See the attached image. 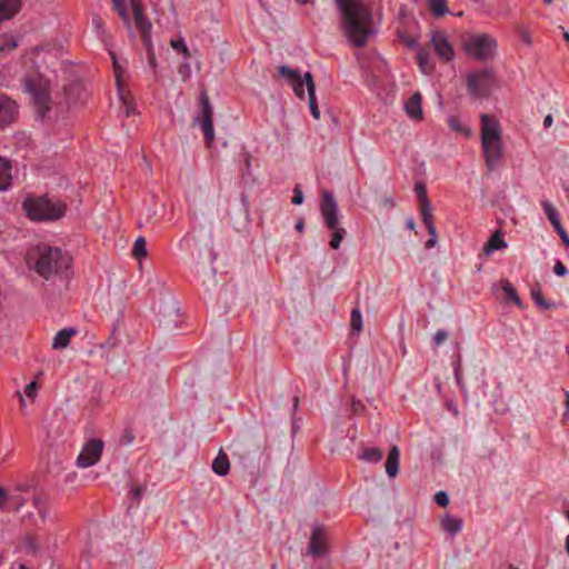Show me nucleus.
Listing matches in <instances>:
<instances>
[{
	"label": "nucleus",
	"instance_id": "obj_1",
	"mask_svg": "<svg viewBox=\"0 0 569 569\" xmlns=\"http://www.w3.org/2000/svg\"><path fill=\"white\" fill-rule=\"evenodd\" d=\"M342 14V30L355 47H363L376 32L371 7L363 0H337Z\"/></svg>",
	"mask_w": 569,
	"mask_h": 569
},
{
	"label": "nucleus",
	"instance_id": "obj_2",
	"mask_svg": "<svg viewBox=\"0 0 569 569\" xmlns=\"http://www.w3.org/2000/svg\"><path fill=\"white\" fill-rule=\"evenodd\" d=\"M72 258L60 248L41 244L29 251L27 264L46 280L67 276Z\"/></svg>",
	"mask_w": 569,
	"mask_h": 569
},
{
	"label": "nucleus",
	"instance_id": "obj_3",
	"mask_svg": "<svg viewBox=\"0 0 569 569\" xmlns=\"http://www.w3.org/2000/svg\"><path fill=\"white\" fill-rule=\"evenodd\" d=\"M481 148L486 166L489 170L496 169L499 160L503 154V147L501 140V128L499 121L489 114H481Z\"/></svg>",
	"mask_w": 569,
	"mask_h": 569
},
{
	"label": "nucleus",
	"instance_id": "obj_4",
	"mask_svg": "<svg viewBox=\"0 0 569 569\" xmlns=\"http://www.w3.org/2000/svg\"><path fill=\"white\" fill-rule=\"evenodd\" d=\"M22 207L34 221L58 220L66 213V206L61 201H52L47 197H27Z\"/></svg>",
	"mask_w": 569,
	"mask_h": 569
},
{
	"label": "nucleus",
	"instance_id": "obj_5",
	"mask_svg": "<svg viewBox=\"0 0 569 569\" xmlns=\"http://www.w3.org/2000/svg\"><path fill=\"white\" fill-rule=\"evenodd\" d=\"M286 74L287 84L292 88L299 99H305L307 92L310 112L315 119H320V110L316 99V87L311 73L306 72L301 77L299 71L287 67Z\"/></svg>",
	"mask_w": 569,
	"mask_h": 569
},
{
	"label": "nucleus",
	"instance_id": "obj_6",
	"mask_svg": "<svg viewBox=\"0 0 569 569\" xmlns=\"http://www.w3.org/2000/svg\"><path fill=\"white\" fill-rule=\"evenodd\" d=\"M23 86L30 94L38 113L43 117L51 104L49 81L40 74H33L24 78Z\"/></svg>",
	"mask_w": 569,
	"mask_h": 569
},
{
	"label": "nucleus",
	"instance_id": "obj_7",
	"mask_svg": "<svg viewBox=\"0 0 569 569\" xmlns=\"http://www.w3.org/2000/svg\"><path fill=\"white\" fill-rule=\"evenodd\" d=\"M463 48L472 58L488 61L497 50V40L488 33H470L463 38Z\"/></svg>",
	"mask_w": 569,
	"mask_h": 569
},
{
	"label": "nucleus",
	"instance_id": "obj_8",
	"mask_svg": "<svg viewBox=\"0 0 569 569\" xmlns=\"http://www.w3.org/2000/svg\"><path fill=\"white\" fill-rule=\"evenodd\" d=\"M33 511H30L26 519L34 527H41L50 518L51 507L47 497L36 495L31 500Z\"/></svg>",
	"mask_w": 569,
	"mask_h": 569
},
{
	"label": "nucleus",
	"instance_id": "obj_9",
	"mask_svg": "<svg viewBox=\"0 0 569 569\" xmlns=\"http://www.w3.org/2000/svg\"><path fill=\"white\" fill-rule=\"evenodd\" d=\"M200 103H201V129L204 136L206 144L208 148L211 147L214 140V129H213V111L210 106L209 97L206 91L200 93Z\"/></svg>",
	"mask_w": 569,
	"mask_h": 569
},
{
	"label": "nucleus",
	"instance_id": "obj_10",
	"mask_svg": "<svg viewBox=\"0 0 569 569\" xmlns=\"http://www.w3.org/2000/svg\"><path fill=\"white\" fill-rule=\"evenodd\" d=\"M103 441L100 439H90L82 448L77 458V465L81 468H88L96 465L102 455Z\"/></svg>",
	"mask_w": 569,
	"mask_h": 569
},
{
	"label": "nucleus",
	"instance_id": "obj_11",
	"mask_svg": "<svg viewBox=\"0 0 569 569\" xmlns=\"http://www.w3.org/2000/svg\"><path fill=\"white\" fill-rule=\"evenodd\" d=\"M133 12L136 27L140 31L142 41L150 47L151 46V23L144 16L141 0H129Z\"/></svg>",
	"mask_w": 569,
	"mask_h": 569
},
{
	"label": "nucleus",
	"instance_id": "obj_12",
	"mask_svg": "<svg viewBox=\"0 0 569 569\" xmlns=\"http://www.w3.org/2000/svg\"><path fill=\"white\" fill-rule=\"evenodd\" d=\"M491 82L492 77L489 71L482 70L473 72L468 77V91L476 97H482L488 93Z\"/></svg>",
	"mask_w": 569,
	"mask_h": 569
},
{
	"label": "nucleus",
	"instance_id": "obj_13",
	"mask_svg": "<svg viewBox=\"0 0 569 569\" xmlns=\"http://www.w3.org/2000/svg\"><path fill=\"white\" fill-rule=\"evenodd\" d=\"M416 193L419 200L421 220L425 223L429 234L435 236V226L432 223L433 216L430 201L427 198L426 187L422 183H417Z\"/></svg>",
	"mask_w": 569,
	"mask_h": 569
},
{
	"label": "nucleus",
	"instance_id": "obj_14",
	"mask_svg": "<svg viewBox=\"0 0 569 569\" xmlns=\"http://www.w3.org/2000/svg\"><path fill=\"white\" fill-rule=\"evenodd\" d=\"M320 210L323 217L325 223L329 229H336L338 227V207L335 198L329 192H323Z\"/></svg>",
	"mask_w": 569,
	"mask_h": 569
},
{
	"label": "nucleus",
	"instance_id": "obj_15",
	"mask_svg": "<svg viewBox=\"0 0 569 569\" xmlns=\"http://www.w3.org/2000/svg\"><path fill=\"white\" fill-rule=\"evenodd\" d=\"M431 43L436 53L442 60L450 61L455 57V50L443 31L432 32Z\"/></svg>",
	"mask_w": 569,
	"mask_h": 569
},
{
	"label": "nucleus",
	"instance_id": "obj_16",
	"mask_svg": "<svg viewBox=\"0 0 569 569\" xmlns=\"http://www.w3.org/2000/svg\"><path fill=\"white\" fill-rule=\"evenodd\" d=\"M17 104L6 96H0V127L10 123L16 114Z\"/></svg>",
	"mask_w": 569,
	"mask_h": 569
},
{
	"label": "nucleus",
	"instance_id": "obj_17",
	"mask_svg": "<svg viewBox=\"0 0 569 569\" xmlns=\"http://www.w3.org/2000/svg\"><path fill=\"white\" fill-rule=\"evenodd\" d=\"M22 0H0V24L19 13Z\"/></svg>",
	"mask_w": 569,
	"mask_h": 569
},
{
	"label": "nucleus",
	"instance_id": "obj_18",
	"mask_svg": "<svg viewBox=\"0 0 569 569\" xmlns=\"http://www.w3.org/2000/svg\"><path fill=\"white\" fill-rule=\"evenodd\" d=\"M326 551V540L325 532L321 528H316L310 538L309 552L319 557L322 556Z\"/></svg>",
	"mask_w": 569,
	"mask_h": 569
},
{
	"label": "nucleus",
	"instance_id": "obj_19",
	"mask_svg": "<svg viewBox=\"0 0 569 569\" xmlns=\"http://www.w3.org/2000/svg\"><path fill=\"white\" fill-rule=\"evenodd\" d=\"M407 114L416 120L422 119L421 94L415 92L405 103Z\"/></svg>",
	"mask_w": 569,
	"mask_h": 569
},
{
	"label": "nucleus",
	"instance_id": "obj_20",
	"mask_svg": "<svg viewBox=\"0 0 569 569\" xmlns=\"http://www.w3.org/2000/svg\"><path fill=\"white\" fill-rule=\"evenodd\" d=\"M400 450L397 446H393L386 460V472L390 478H395L399 471Z\"/></svg>",
	"mask_w": 569,
	"mask_h": 569
},
{
	"label": "nucleus",
	"instance_id": "obj_21",
	"mask_svg": "<svg viewBox=\"0 0 569 569\" xmlns=\"http://www.w3.org/2000/svg\"><path fill=\"white\" fill-rule=\"evenodd\" d=\"M77 333L73 328H66L57 332L53 338V349H64L69 346L71 338Z\"/></svg>",
	"mask_w": 569,
	"mask_h": 569
},
{
	"label": "nucleus",
	"instance_id": "obj_22",
	"mask_svg": "<svg viewBox=\"0 0 569 569\" xmlns=\"http://www.w3.org/2000/svg\"><path fill=\"white\" fill-rule=\"evenodd\" d=\"M212 470L218 476H227L229 473L230 461L227 453H224L221 449L212 461Z\"/></svg>",
	"mask_w": 569,
	"mask_h": 569
},
{
	"label": "nucleus",
	"instance_id": "obj_23",
	"mask_svg": "<svg viewBox=\"0 0 569 569\" xmlns=\"http://www.w3.org/2000/svg\"><path fill=\"white\" fill-rule=\"evenodd\" d=\"M11 163L8 159L0 157V191L7 190L11 186L12 173Z\"/></svg>",
	"mask_w": 569,
	"mask_h": 569
},
{
	"label": "nucleus",
	"instance_id": "obj_24",
	"mask_svg": "<svg viewBox=\"0 0 569 569\" xmlns=\"http://www.w3.org/2000/svg\"><path fill=\"white\" fill-rule=\"evenodd\" d=\"M417 62L420 70L425 74H429L432 72L435 64L432 62L430 51L426 48H421L417 53Z\"/></svg>",
	"mask_w": 569,
	"mask_h": 569
},
{
	"label": "nucleus",
	"instance_id": "obj_25",
	"mask_svg": "<svg viewBox=\"0 0 569 569\" xmlns=\"http://www.w3.org/2000/svg\"><path fill=\"white\" fill-rule=\"evenodd\" d=\"M507 247V242L503 240L501 231H496L487 241L483 247V252L490 254L495 250H499Z\"/></svg>",
	"mask_w": 569,
	"mask_h": 569
},
{
	"label": "nucleus",
	"instance_id": "obj_26",
	"mask_svg": "<svg viewBox=\"0 0 569 569\" xmlns=\"http://www.w3.org/2000/svg\"><path fill=\"white\" fill-rule=\"evenodd\" d=\"M83 93L84 89L78 82H73L64 87V94L68 103H76L78 100H80L81 94Z\"/></svg>",
	"mask_w": 569,
	"mask_h": 569
},
{
	"label": "nucleus",
	"instance_id": "obj_27",
	"mask_svg": "<svg viewBox=\"0 0 569 569\" xmlns=\"http://www.w3.org/2000/svg\"><path fill=\"white\" fill-rule=\"evenodd\" d=\"M441 525L442 528L451 535H456L462 529V520L450 516H446L442 519Z\"/></svg>",
	"mask_w": 569,
	"mask_h": 569
},
{
	"label": "nucleus",
	"instance_id": "obj_28",
	"mask_svg": "<svg viewBox=\"0 0 569 569\" xmlns=\"http://www.w3.org/2000/svg\"><path fill=\"white\" fill-rule=\"evenodd\" d=\"M531 298L536 305L543 310L550 309L555 306V303L547 301L543 298L539 284H536L531 288Z\"/></svg>",
	"mask_w": 569,
	"mask_h": 569
},
{
	"label": "nucleus",
	"instance_id": "obj_29",
	"mask_svg": "<svg viewBox=\"0 0 569 569\" xmlns=\"http://www.w3.org/2000/svg\"><path fill=\"white\" fill-rule=\"evenodd\" d=\"M359 457L367 462H379L383 457V452L379 448H365Z\"/></svg>",
	"mask_w": 569,
	"mask_h": 569
},
{
	"label": "nucleus",
	"instance_id": "obj_30",
	"mask_svg": "<svg viewBox=\"0 0 569 569\" xmlns=\"http://www.w3.org/2000/svg\"><path fill=\"white\" fill-rule=\"evenodd\" d=\"M113 3V7L116 11L118 12L119 17L123 21V23L128 27L129 30H131V21L129 18V13L124 3V0H111Z\"/></svg>",
	"mask_w": 569,
	"mask_h": 569
},
{
	"label": "nucleus",
	"instance_id": "obj_31",
	"mask_svg": "<svg viewBox=\"0 0 569 569\" xmlns=\"http://www.w3.org/2000/svg\"><path fill=\"white\" fill-rule=\"evenodd\" d=\"M17 46L18 43L13 36L7 33L0 34V54L14 50Z\"/></svg>",
	"mask_w": 569,
	"mask_h": 569
},
{
	"label": "nucleus",
	"instance_id": "obj_32",
	"mask_svg": "<svg viewBox=\"0 0 569 569\" xmlns=\"http://www.w3.org/2000/svg\"><path fill=\"white\" fill-rule=\"evenodd\" d=\"M170 47L174 51L181 53L184 58L191 57L190 50L187 47L182 36H178L176 39L170 40Z\"/></svg>",
	"mask_w": 569,
	"mask_h": 569
},
{
	"label": "nucleus",
	"instance_id": "obj_33",
	"mask_svg": "<svg viewBox=\"0 0 569 569\" xmlns=\"http://www.w3.org/2000/svg\"><path fill=\"white\" fill-rule=\"evenodd\" d=\"M448 126L452 131H456L458 133H462L467 137L471 134L470 129L462 124L458 117L451 116L448 119Z\"/></svg>",
	"mask_w": 569,
	"mask_h": 569
},
{
	"label": "nucleus",
	"instance_id": "obj_34",
	"mask_svg": "<svg viewBox=\"0 0 569 569\" xmlns=\"http://www.w3.org/2000/svg\"><path fill=\"white\" fill-rule=\"evenodd\" d=\"M132 254L137 259H141V258H144L147 256V243H146V239L144 238L139 237L134 241L133 248H132Z\"/></svg>",
	"mask_w": 569,
	"mask_h": 569
},
{
	"label": "nucleus",
	"instance_id": "obj_35",
	"mask_svg": "<svg viewBox=\"0 0 569 569\" xmlns=\"http://www.w3.org/2000/svg\"><path fill=\"white\" fill-rule=\"evenodd\" d=\"M429 8L433 16L442 17L447 12L446 0H430Z\"/></svg>",
	"mask_w": 569,
	"mask_h": 569
},
{
	"label": "nucleus",
	"instance_id": "obj_36",
	"mask_svg": "<svg viewBox=\"0 0 569 569\" xmlns=\"http://www.w3.org/2000/svg\"><path fill=\"white\" fill-rule=\"evenodd\" d=\"M351 329L356 332H360L362 329V316L358 308L353 309L350 317Z\"/></svg>",
	"mask_w": 569,
	"mask_h": 569
},
{
	"label": "nucleus",
	"instance_id": "obj_37",
	"mask_svg": "<svg viewBox=\"0 0 569 569\" xmlns=\"http://www.w3.org/2000/svg\"><path fill=\"white\" fill-rule=\"evenodd\" d=\"M333 230V233H332V237H331V240H330V247L331 249H338L342 239L345 238V234H346V230L345 228H339V227H336V229H332Z\"/></svg>",
	"mask_w": 569,
	"mask_h": 569
},
{
	"label": "nucleus",
	"instance_id": "obj_38",
	"mask_svg": "<svg viewBox=\"0 0 569 569\" xmlns=\"http://www.w3.org/2000/svg\"><path fill=\"white\" fill-rule=\"evenodd\" d=\"M541 206L543 208V211L550 222L556 221L559 219V213L557 209L550 203L549 201H542Z\"/></svg>",
	"mask_w": 569,
	"mask_h": 569
},
{
	"label": "nucleus",
	"instance_id": "obj_39",
	"mask_svg": "<svg viewBox=\"0 0 569 569\" xmlns=\"http://www.w3.org/2000/svg\"><path fill=\"white\" fill-rule=\"evenodd\" d=\"M502 289L508 300H511L515 303L520 305V299L518 297L517 290L511 286L510 282L505 281L502 284Z\"/></svg>",
	"mask_w": 569,
	"mask_h": 569
},
{
	"label": "nucleus",
	"instance_id": "obj_40",
	"mask_svg": "<svg viewBox=\"0 0 569 569\" xmlns=\"http://www.w3.org/2000/svg\"><path fill=\"white\" fill-rule=\"evenodd\" d=\"M251 169V156L249 152L244 151L241 153V164L240 172L242 176L250 174Z\"/></svg>",
	"mask_w": 569,
	"mask_h": 569
},
{
	"label": "nucleus",
	"instance_id": "obj_41",
	"mask_svg": "<svg viewBox=\"0 0 569 569\" xmlns=\"http://www.w3.org/2000/svg\"><path fill=\"white\" fill-rule=\"evenodd\" d=\"M24 547L28 552L36 553L40 549V542L38 538L29 536L24 539Z\"/></svg>",
	"mask_w": 569,
	"mask_h": 569
},
{
	"label": "nucleus",
	"instance_id": "obj_42",
	"mask_svg": "<svg viewBox=\"0 0 569 569\" xmlns=\"http://www.w3.org/2000/svg\"><path fill=\"white\" fill-rule=\"evenodd\" d=\"M92 22H93V26H94L97 32L99 33V36L101 38H103V36H104V22H103V20L100 17L94 16L93 19H92Z\"/></svg>",
	"mask_w": 569,
	"mask_h": 569
},
{
	"label": "nucleus",
	"instance_id": "obj_43",
	"mask_svg": "<svg viewBox=\"0 0 569 569\" xmlns=\"http://www.w3.org/2000/svg\"><path fill=\"white\" fill-rule=\"evenodd\" d=\"M435 500L441 507H446L449 503V497L443 491L437 492L435 496Z\"/></svg>",
	"mask_w": 569,
	"mask_h": 569
},
{
	"label": "nucleus",
	"instance_id": "obj_44",
	"mask_svg": "<svg viewBox=\"0 0 569 569\" xmlns=\"http://www.w3.org/2000/svg\"><path fill=\"white\" fill-rule=\"evenodd\" d=\"M447 339H448V333L445 330H442V329H439L435 333V337H433L435 343L437 346L442 345Z\"/></svg>",
	"mask_w": 569,
	"mask_h": 569
},
{
	"label": "nucleus",
	"instance_id": "obj_45",
	"mask_svg": "<svg viewBox=\"0 0 569 569\" xmlns=\"http://www.w3.org/2000/svg\"><path fill=\"white\" fill-rule=\"evenodd\" d=\"M133 440H134V435H133L132 430L126 429L120 439L121 443L130 445L133 442Z\"/></svg>",
	"mask_w": 569,
	"mask_h": 569
},
{
	"label": "nucleus",
	"instance_id": "obj_46",
	"mask_svg": "<svg viewBox=\"0 0 569 569\" xmlns=\"http://www.w3.org/2000/svg\"><path fill=\"white\" fill-rule=\"evenodd\" d=\"M291 201L293 204H301L303 202V196L298 186L293 190V197H292Z\"/></svg>",
	"mask_w": 569,
	"mask_h": 569
},
{
	"label": "nucleus",
	"instance_id": "obj_47",
	"mask_svg": "<svg viewBox=\"0 0 569 569\" xmlns=\"http://www.w3.org/2000/svg\"><path fill=\"white\" fill-rule=\"evenodd\" d=\"M37 390L38 386L34 381H32L29 385H27L24 392L29 398H34L37 395Z\"/></svg>",
	"mask_w": 569,
	"mask_h": 569
},
{
	"label": "nucleus",
	"instance_id": "obj_48",
	"mask_svg": "<svg viewBox=\"0 0 569 569\" xmlns=\"http://www.w3.org/2000/svg\"><path fill=\"white\" fill-rule=\"evenodd\" d=\"M146 487L144 486H138L131 489V496L134 500L139 501L142 493L144 492Z\"/></svg>",
	"mask_w": 569,
	"mask_h": 569
},
{
	"label": "nucleus",
	"instance_id": "obj_49",
	"mask_svg": "<svg viewBox=\"0 0 569 569\" xmlns=\"http://www.w3.org/2000/svg\"><path fill=\"white\" fill-rule=\"evenodd\" d=\"M121 98L126 106V116L129 117L130 114L136 113V106L132 103V101H128L127 98H124V97H121Z\"/></svg>",
	"mask_w": 569,
	"mask_h": 569
},
{
	"label": "nucleus",
	"instance_id": "obj_50",
	"mask_svg": "<svg viewBox=\"0 0 569 569\" xmlns=\"http://www.w3.org/2000/svg\"><path fill=\"white\" fill-rule=\"evenodd\" d=\"M9 499L8 491L0 486V509H3Z\"/></svg>",
	"mask_w": 569,
	"mask_h": 569
},
{
	"label": "nucleus",
	"instance_id": "obj_51",
	"mask_svg": "<svg viewBox=\"0 0 569 569\" xmlns=\"http://www.w3.org/2000/svg\"><path fill=\"white\" fill-rule=\"evenodd\" d=\"M553 271L558 276H565L567 273V268L561 261H557Z\"/></svg>",
	"mask_w": 569,
	"mask_h": 569
},
{
	"label": "nucleus",
	"instance_id": "obj_52",
	"mask_svg": "<svg viewBox=\"0 0 569 569\" xmlns=\"http://www.w3.org/2000/svg\"><path fill=\"white\" fill-rule=\"evenodd\" d=\"M431 238L429 240H427L426 242V248L430 249V248H433L436 246V242H437V231L435 230V236L430 234Z\"/></svg>",
	"mask_w": 569,
	"mask_h": 569
},
{
	"label": "nucleus",
	"instance_id": "obj_53",
	"mask_svg": "<svg viewBox=\"0 0 569 569\" xmlns=\"http://www.w3.org/2000/svg\"><path fill=\"white\" fill-rule=\"evenodd\" d=\"M558 234H559L560 239L562 240V242L565 243V246L569 247V236L566 232V230H561V232H559Z\"/></svg>",
	"mask_w": 569,
	"mask_h": 569
},
{
	"label": "nucleus",
	"instance_id": "obj_54",
	"mask_svg": "<svg viewBox=\"0 0 569 569\" xmlns=\"http://www.w3.org/2000/svg\"><path fill=\"white\" fill-rule=\"evenodd\" d=\"M552 122H553L552 116L547 114L543 119V127L549 128L552 124Z\"/></svg>",
	"mask_w": 569,
	"mask_h": 569
},
{
	"label": "nucleus",
	"instance_id": "obj_55",
	"mask_svg": "<svg viewBox=\"0 0 569 569\" xmlns=\"http://www.w3.org/2000/svg\"><path fill=\"white\" fill-rule=\"evenodd\" d=\"M300 429V420L296 417L292 419V433H296Z\"/></svg>",
	"mask_w": 569,
	"mask_h": 569
},
{
	"label": "nucleus",
	"instance_id": "obj_56",
	"mask_svg": "<svg viewBox=\"0 0 569 569\" xmlns=\"http://www.w3.org/2000/svg\"><path fill=\"white\" fill-rule=\"evenodd\" d=\"M553 228L556 229L557 233L561 232V230H565L560 223V219L556 220V221H552L550 222Z\"/></svg>",
	"mask_w": 569,
	"mask_h": 569
},
{
	"label": "nucleus",
	"instance_id": "obj_57",
	"mask_svg": "<svg viewBox=\"0 0 569 569\" xmlns=\"http://www.w3.org/2000/svg\"><path fill=\"white\" fill-rule=\"evenodd\" d=\"M553 228L556 229L557 233L561 232V230H565L560 223V219L556 220V221H552L550 222Z\"/></svg>",
	"mask_w": 569,
	"mask_h": 569
},
{
	"label": "nucleus",
	"instance_id": "obj_58",
	"mask_svg": "<svg viewBox=\"0 0 569 569\" xmlns=\"http://www.w3.org/2000/svg\"><path fill=\"white\" fill-rule=\"evenodd\" d=\"M406 226L408 229L413 230L416 227V222L412 218H409L406 220Z\"/></svg>",
	"mask_w": 569,
	"mask_h": 569
},
{
	"label": "nucleus",
	"instance_id": "obj_59",
	"mask_svg": "<svg viewBox=\"0 0 569 569\" xmlns=\"http://www.w3.org/2000/svg\"><path fill=\"white\" fill-rule=\"evenodd\" d=\"M114 71H116L117 82L119 83L120 73H119V67H118V63L116 60H114Z\"/></svg>",
	"mask_w": 569,
	"mask_h": 569
},
{
	"label": "nucleus",
	"instance_id": "obj_60",
	"mask_svg": "<svg viewBox=\"0 0 569 569\" xmlns=\"http://www.w3.org/2000/svg\"><path fill=\"white\" fill-rule=\"evenodd\" d=\"M182 69H186V76H184V79H187L189 77V66L188 64H183L181 66L180 68V72H182Z\"/></svg>",
	"mask_w": 569,
	"mask_h": 569
},
{
	"label": "nucleus",
	"instance_id": "obj_61",
	"mask_svg": "<svg viewBox=\"0 0 569 569\" xmlns=\"http://www.w3.org/2000/svg\"><path fill=\"white\" fill-rule=\"evenodd\" d=\"M11 569H28V568H27V567H26V565H23V563H18V565H16V566H12V568H11Z\"/></svg>",
	"mask_w": 569,
	"mask_h": 569
},
{
	"label": "nucleus",
	"instance_id": "obj_62",
	"mask_svg": "<svg viewBox=\"0 0 569 569\" xmlns=\"http://www.w3.org/2000/svg\"><path fill=\"white\" fill-rule=\"evenodd\" d=\"M278 73L281 76H284V73H286L284 64L278 67Z\"/></svg>",
	"mask_w": 569,
	"mask_h": 569
},
{
	"label": "nucleus",
	"instance_id": "obj_63",
	"mask_svg": "<svg viewBox=\"0 0 569 569\" xmlns=\"http://www.w3.org/2000/svg\"><path fill=\"white\" fill-rule=\"evenodd\" d=\"M565 406H566L567 410H569V392H566Z\"/></svg>",
	"mask_w": 569,
	"mask_h": 569
},
{
	"label": "nucleus",
	"instance_id": "obj_64",
	"mask_svg": "<svg viewBox=\"0 0 569 569\" xmlns=\"http://www.w3.org/2000/svg\"><path fill=\"white\" fill-rule=\"evenodd\" d=\"M566 550L569 555V536L566 538Z\"/></svg>",
	"mask_w": 569,
	"mask_h": 569
}]
</instances>
